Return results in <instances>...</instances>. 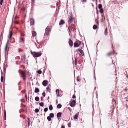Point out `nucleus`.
<instances>
[{
	"label": "nucleus",
	"instance_id": "obj_1",
	"mask_svg": "<svg viewBox=\"0 0 128 128\" xmlns=\"http://www.w3.org/2000/svg\"><path fill=\"white\" fill-rule=\"evenodd\" d=\"M31 54L34 57H38L42 55V53L40 52H36L32 51L31 52Z\"/></svg>",
	"mask_w": 128,
	"mask_h": 128
},
{
	"label": "nucleus",
	"instance_id": "obj_2",
	"mask_svg": "<svg viewBox=\"0 0 128 128\" xmlns=\"http://www.w3.org/2000/svg\"><path fill=\"white\" fill-rule=\"evenodd\" d=\"M80 42L79 40L77 41L74 44V46L75 47H78L80 46Z\"/></svg>",
	"mask_w": 128,
	"mask_h": 128
},
{
	"label": "nucleus",
	"instance_id": "obj_3",
	"mask_svg": "<svg viewBox=\"0 0 128 128\" xmlns=\"http://www.w3.org/2000/svg\"><path fill=\"white\" fill-rule=\"evenodd\" d=\"M21 74L22 76L24 78V80L26 79L25 78L26 76L25 73L24 72L21 71Z\"/></svg>",
	"mask_w": 128,
	"mask_h": 128
},
{
	"label": "nucleus",
	"instance_id": "obj_4",
	"mask_svg": "<svg viewBox=\"0 0 128 128\" xmlns=\"http://www.w3.org/2000/svg\"><path fill=\"white\" fill-rule=\"evenodd\" d=\"M76 104V101L75 100H73L72 101L70 104V106L72 107H73L75 106Z\"/></svg>",
	"mask_w": 128,
	"mask_h": 128
},
{
	"label": "nucleus",
	"instance_id": "obj_5",
	"mask_svg": "<svg viewBox=\"0 0 128 128\" xmlns=\"http://www.w3.org/2000/svg\"><path fill=\"white\" fill-rule=\"evenodd\" d=\"M12 32H10L9 34V38L8 40V42H11V39L12 38Z\"/></svg>",
	"mask_w": 128,
	"mask_h": 128
},
{
	"label": "nucleus",
	"instance_id": "obj_6",
	"mask_svg": "<svg viewBox=\"0 0 128 128\" xmlns=\"http://www.w3.org/2000/svg\"><path fill=\"white\" fill-rule=\"evenodd\" d=\"M48 82L46 80H44L42 82V85L44 86H46Z\"/></svg>",
	"mask_w": 128,
	"mask_h": 128
},
{
	"label": "nucleus",
	"instance_id": "obj_7",
	"mask_svg": "<svg viewBox=\"0 0 128 128\" xmlns=\"http://www.w3.org/2000/svg\"><path fill=\"white\" fill-rule=\"evenodd\" d=\"M30 23L31 25H33L34 24V21L32 18H30Z\"/></svg>",
	"mask_w": 128,
	"mask_h": 128
},
{
	"label": "nucleus",
	"instance_id": "obj_8",
	"mask_svg": "<svg viewBox=\"0 0 128 128\" xmlns=\"http://www.w3.org/2000/svg\"><path fill=\"white\" fill-rule=\"evenodd\" d=\"M79 115V113H77L76 114L75 116H74V120H77L78 117Z\"/></svg>",
	"mask_w": 128,
	"mask_h": 128
},
{
	"label": "nucleus",
	"instance_id": "obj_9",
	"mask_svg": "<svg viewBox=\"0 0 128 128\" xmlns=\"http://www.w3.org/2000/svg\"><path fill=\"white\" fill-rule=\"evenodd\" d=\"M26 58V56L25 55H24L22 56L21 60L23 62H24L25 61Z\"/></svg>",
	"mask_w": 128,
	"mask_h": 128
},
{
	"label": "nucleus",
	"instance_id": "obj_10",
	"mask_svg": "<svg viewBox=\"0 0 128 128\" xmlns=\"http://www.w3.org/2000/svg\"><path fill=\"white\" fill-rule=\"evenodd\" d=\"M50 31H51V30L50 28L47 27L46 29V32H50Z\"/></svg>",
	"mask_w": 128,
	"mask_h": 128
},
{
	"label": "nucleus",
	"instance_id": "obj_11",
	"mask_svg": "<svg viewBox=\"0 0 128 128\" xmlns=\"http://www.w3.org/2000/svg\"><path fill=\"white\" fill-rule=\"evenodd\" d=\"M68 43L69 45L71 46H72L73 45V42L71 40H70L69 42Z\"/></svg>",
	"mask_w": 128,
	"mask_h": 128
},
{
	"label": "nucleus",
	"instance_id": "obj_12",
	"mask_svg": "<svg viewBox=\"0 0 128 128\" xmlns=\"http://www.w3.org/2000/svg\"><path fill=\"white\" fill-rule=\"evenodd\" d=\"M62 113L60 112L58 113L57 114V116L58 118H60L61 116Z\"/></svg>",
	"mask_w": 128,
	"mask_h": 128
},
{
	"label": "nucleus",
	"instance_id": "obj_13",
	"mask_svg": "<svg viewBox=\"0 0 128 128\" xmlns=\"http://www.w3.org/2000/svg\"><path fill=\"white\" fill-rule=\"evenodd\" d=\"M102 18L101 20V21L102 22H103L104 21V20L105 19V17L104 14H102Z\"/></svg>",
	"mask_w": 128,
	"mask_h": 128
},
{
	"label": "nucleus",
	"instance_id": "obj_14",
	"mask_svg": "<svg viewBox=\"0 0 128 128\" xmlns=\"http://www.w3.org/2000/svg\"><path fill=\"white\" fill-rule=\"evenodd\" d=\"M64 23V22L63 20H61L59 23V25H62Z\"/></svg>",
	"mask_w": 128,
	"mask_h": 128
},
{
	"label": "nucleus",
	"instance_id": "obj_15",
	"mask_svg": "<svg viewBox=\"0 0 128 128\" xmlns=\"http://www.w3.org/2000/svg\"><path fill=\"white\" fill-rule=\"evenodd\" d=\"M39 92V90L38 88H35L34 90V92L36 93H38Z\"/></svg>",
	"mask_w": 128,
	"mask_h": 128
},
{
	"label": "nucleus",
	"instance_id": "obj_16",
	"mask_svg": "<svg viewBox=\"0 0 128 128\" xmlns=\"http://www.w3.org/2000/svg\"><path fill=\"white\" fill-rule=\"evenodd\" d=\"M56 92L57 95L58 96H59V90H58L57 89L56 90Z\"/></svg>",
	"mask_w": 128,
	"mask_h": 128
},
{
	"label": "nucleus",
	"instance_id": "obj_17",
	"mask_svg": "<svg viewBox=\"0 0 128 128\" xmlns=\"http://www.w3.org/2000/svg\"><path fill=\"white\" fill-rule=\"evenodd\" d=\"M62 107V105L61 104H58L57 106V108H60Z\"/></svg>",
	"mask_w": 128,
	"mask_h": 128
},
{
	"label": "nucleus",
	"instance_id": "obj_18",
	"mask_svg": "<svg viewBox=\"0 0 128 128\" xmlns=\"http://www.w3.org/2000/svg\"><path fill=\"white\" fill-rule=\"evenodd\" d=\"M49 109L50 110H52L53 109V107L52 105H50L49 107Z\"/></svg>",
	"mask_w": 128,
	"mask_h": 128
},
{
	"label": "nucleus",
	"instance_id": "obj_19",
	"mask_svg": "<svg viewBox=\"0 0 128 128\" xmlns=\"http://www.w3.org/2000/svg\"><path fill=\"white\" fill-rule=\"evenodd\" d=\"M24 40L23 39V38H21L20 39V42L21 43L22 42V43H24Z\"/></svg>",
	"mask_w": 128,
	"mask_h": 128
},
{
	"label": "nucleus",
	"instance_id": "obj_20",
	"mask_svg": "<svg viewBox=\"0 0 128 128\" xmlns=\"http://www.w3.org/2000/svg\"><path fill=\"white\" fill-rule=\"evenodd\" d=\"M51 118H53L54 117V114L52 113H51L50 114V116Z\"/></svg>",
	"mask_w": 128,
	"mask_h": 128
},
{
	"label": "nucleus",
	"instance_id": "obj_21",
	"mask_svg": "<svg viewBox=\"0 0 128 128\" xmlns=\"http://www.w3.org/2000/svg\"><path fill=\"white\" fill-rule=\"evenodd\" d=\"M80 53L81 54L82 56H83L84 55L83 51L82 50H80Z\"/></svg>",
	"mask_w": 128,
	"mask_h": 128
},
{
	"label": "nucleus",
	"instance_id": "obj_22",
	"mask_svg": "<svg viewBox=\"0 0 128 128\" xmlns=\"http://www.w3.org/2000/svg\"><path fill=\"white\" fill-rule=\"evenodd\" d=\"M72 21V17L69 18V22L71 23Z\"/></svg>",
	"mask_w": 128,
	"mask_h": 128
},
{
	"label": "nucleus",
	"instance_id": "obj_23",
	"mask_svg": "<svg viewBox=\"0 0 128 128\" xmlns=\"http://www.w3.org/2000/svg\"><path fill=\"white\" fill-rule=\"evenodd\" d=\"M35 100L36 101H38L39 100V98L38 96L36 97L35 98Z\"/></svg>",
	"mask_w": 128,
	"mask_h": 128
},
{
	"label": "nucleus",
	"instance_id": "obj_24",
	"mask_svg": "<svg viewBox=\"0 0 128 128\" xmlns=\"http://www.w3.org/2000/svg\"><path fill=\"white\" fill-rule=\"evenodd\" d=\"M39 105L40 106L42 107L44 106V103L42 102H41L39 104Z\"/></svg>",
	"mask_w": 128,
	"mask_h": 128
},
{
	"label": "nucleus",
	"instance_id": "obj_25",
	"mask_svg": "<svg viewBox=\"0 0 128 128\" xmlns=\"http://www.w3.org/2000/svg\"><path fill=\"white\" fill-rule=\"evenodd\" d=\"M46 90L48 92H50V90L49 87H47L46 88Z\"/></svg>",
	"mask_w": 128,
	"mask_h": 128
},
{
	"label": "nucleus",
	"instance_id": "obj_26",
	"mask_svg": "<svg viewBox=\"0 0 128 128\" xmlns=\"http://www.w3.org/2000/svg\"><path fill=\"white\" fill-rule=\"evenodd\" d=\"M100 11L101 13H102L104 12V10L102 8L100 9Z\"/></svg>",
	"mask_w": 128,
	"mask_h": 128
},
{
	"label": "nucleus",
	"instance_id": "obj_27",
	"mask_svg": "<svg viewBox=\"0 0 128 128\" xmlns=\"http://www.w3.org/2000/svg\"><path fill=\"white\" fill-rule=\"evenodd\" d=\"M102 6L101 4H100L98 5V8L100 9L102 8Z\"/></svg>",
	"mask_w": 128,
	"mask_h": 128
},
{
	"label": "nucleus",
	"instance_id": "obj_28",
	"mask_svg": "<svg viewBox=\"0 0 128 128\" xmlns=\"http://www.w3.org/2000/svg\"><path fill=\"white\" fill-rule=\"evenodd\" d=\"M32 35L33 36H36V32H32Z\"/></svg>",
	"mask_w": 128,
	"mask_h": 128
},
{
	"label": "nucleus",
	"instance_id": "obj_29",
	"mask_svg": "<svg viewBox=\"0 0 128 128\" xmlns=\"http://www.w3.org/2000/svg\"><path fill=\"white\" fill-rule=\"evenodd\" d=\"M47 119L49 121H50L51 120V117L49 116H48L47 117Z\"/></svg>",
	"mask_w": 128,
	"mask_h": 128
},
{
	"label": "nucleus",
	"instance_id": "obj_30",
	"mask_svg": "<svg viewBox=\"0 0 128 128\" xmlns=\"http://www.w3.org/2000/svg\"><path fill=\"white\" fill-rule=\"evenodd\" d=\"M39 110L38 109L36 108L35 110V111L36 113H37L39 112Z\"/></svg>",
	"mask_w": 128,
	"mask_h": 128
},
{
	"label": "nucleus",
	"instance_id": "obj_31",
	"mask_svg": "<svg viewBox=\"0 0 128 128\" xmlns=\"http://www.w3.org/2000/svg\"><path fill=\"white\" fill-rule=\"evenodd\" d=\"M97 28V26H96V25H94L93 26V28L94 29V30L96 29V28Z\"/></svg>",
	"mask_w": 128,
	"mask_h": 128
},
{
	"label": "nucleus",
	"instance_id": "obj_32",
	"mask_svg": "<svg viewBox=\"0 0 128 128\" xmlns=\"http://www.w3.org/2000/svg\"><path fill=\"white\" fill-rule=\"evenodd\" d=\"M3 77L2 76L1 78V82H2L3 81Z\"/></svg>",
	"mask_w": 128,
	"mask_h": 128
},
{
	"label": "nucleus",
	"instance_id": "obj_33",
	"mask_svg": "<svg viewBox=\"0 0 128 128\" xmlns=\"http://www.w3.org/2000/svg\"><path fill=\"white\" fill-rule=\"evenodd\" d=\"M42 72V71L40 70H38V73L39 74H41Z\"/></svg>",
	"mask_w": 128,
	"mask_h": 128
},
{
	"label": "nucleus",
	"instance_id": "obj_34",
	"mask_svg": "<svg viewBox=\"0 0 128 128\" xmlns=\"http://www.w3.org/2000/svg\"><path fill=\"white\" fill-rule=\"evenodd\" d=\"M48 110V108H44V110L45 112H47Z\"/></svg>",
	"mask_w": 128,
	"mask_h": 128
},
{
	"label": "nucleus",
	"instance_id": "obj_35",
	"mask_svg": "<svg viewBox=\"0 0 128 128\" xmlns=\"http://www.w3.org/2000/svg\"><path fill=\"white\" fill-rule=\"evenodd\" d=\"M68 28L69 31L70 32L71 31V30H72L71 27L70 26H69Z\"/></svg>",
	"mask_w": 128,
	"mask_h": 128
},
{
	"label": "nucleus",
	"instance_id": "obj_36",
	"mask_svg": "<svg viewBox=\"0 0 128 128\" xmlns=\"http://www.w3.org/2000/svg\"><path fill=\"white\" fill-rule=\"evenodd\" d=\"M112 53V52H110L108 53L107 54V56H108Z\"/></svg>",
	"mask_w": 128,
	"mask_h": 128
},
{
	"label": "nucleus",
	"instance_id": "obj_37",
	"mask_svg": "<svg viewBox=\"0 0 128 128\" xmlns=\"http://www.w3.org/2000/svg\"><path fill=\"white\" fill-rule=\"evenodd\" d=\"M3 0H0V4L1 5L2 4Z\"/></svg>",
	"mask_w": 128,
	"mask_h": 128
},
{
	"label": "nucleus",
	"instance_id": "obj_38",
	"mask_svg": "<svg viewBox=\"0 0 128 128\" xmlns=\"http://www.w3.org/2000/svg\"><path fill=\"white\" fill-rule=\"evenodd\" d=\"M9 48V47H8V46H7V44H6V48H5V50H6L7 48L8 49Z\"/></svg>",
	"mask_w": 128,
	"mask_h": 128
},
{
	"label": "nucleus",
	"instance_id": "obj_39",
	"mask_svg": "<svg viewBox=\"0 0 128 128\" xmlns=\"http://www.w3.org/2000/svg\"><path fill=\"white\" fill-rule=\"evenodd\" d=\"M4 116H6V111H5V110H4Z\"/></svg>",
	"mask_w": 128,
	"mask_h": 128
},
{
	"label": "nucleus",
	"instance_id": "obj_40",
	"mask_svg": "<svg viewBox=\"0 0 128 128\" xmlns=\"http://www.w3.org/2000/svg\"><path fill=\"white\" fill-rule=\"evenodd\" d=\"M42 95L44 97H45V94L44 92L42 93Z\"/></svg>",
	"mask_w": 128,
	"mask_h": 128
},
{
	"label": "nucleus",
	"instance_id": "obj_41",
	"mask_svg": "<svg viewBox=\"0 0 128 128\" xmlns=\"http://www.w3.org/2000/svg\"><path fill=\"white\" fill-rule=\"evenodd\" d=\"M77 60H76V58L75 59V65H76L77 64Z\"/></svg>",
	"mask_w": 128,
	"mask_h": 128
},
{
	"label": "nucleus",
	"instance_id": "obj_42",
	"mask_svg": "<svg viewBox=\"0 0 128 128\" xmlns=\"http://www.w3.org/2000/svg\"><path fill=\"white\" fill-rule=\"evenodd\" d=\"M82 2H86V0H81Z\"/></svg>",
	"mask_w": 128,
	"mask_h": 128
},
{
	"label": "nucleus",
	"instance_id": "obj_43",
	"mask_svg": "<svg viewBox=\"0 0 128 128\" xmlns=\"http://www.w3.org/2000/svg\"><path fill=\"white\" fill-rule=\"evenodd\" d=\"M81 49H80V48H78V49H77L76 50V51L77 52H78V51H79V52H80V50H81Z\"/></svg>",
	"mask_w": 128,
	"mask_h": 128
},
{
	"label": "nucleus",
	"instance_id": "obj_44",
	"mask_svg": "<svg viewBox=\"0 0 128 128\" xmlns=\"http://www.w3.org/2000/svg\"><path fill=\"white\" fill-rule=\"evenodd\" d=\"M49 34V32H46V34L48 36Z\"/></svg>",
	"mask_w": 128,
	"mask_h": 128
},
{
	"label": "nucleus",
	"instance_id": "obj_45",
	"mask_svg": "<svg viewBox=\"0 0 128 128\" xmlns=\"http://www.w3.org/2000/svg\"><path fill=\"white\" fill-rule=\"evenodd\" d=\"M72 98H76V96L75 95H73L72 97Z\"/></svg>",
	"mask_w": 128,
	"mask_h": 128
},
{
	"label": "nucleus",
	"instance_id": "obj_46",
	"mask_svg": "<svg viewBox=\"0 0 128 128\" xmlns=\"http://www.w3.org/2000/svg\"><path fill=\"white\" fill-rule=\"evenodd\" d=\"M70 123H69L68 124V126L69 127H70Z\"/></svg>",
	"mask_w": 128,
	"mask_h": 128
},
{
	"label": "nucleus",
	"instance_id": "obj_47",
	"mask_svg": "<svg viewBox=\"0 0 128 128\" xmlns=\"http://www.w3.org/2000/svg\"><path fill=\"white\" fill-rule=\"evenodd\" d=\"M61 128H64V126L63 125H62Z\"/></svg>",
	"mask_w": 128,
	"mask_h": 128
},
{
	"label": "nucleus",
	"instance_id": "obj_48",
	"mask_svg": "<svg viewBox=\"0 0 128 128\" xmlns=\"http://www.w3.org/2000/svg\"><path fill=\"white\" fill-rule=\"evenodd\" d=\"M34 0H32V3H33L34 2Z\"/></svg>",
	"mask_w": 128,
	"mask_h": 128
},
{
	"label": "nucleus",
	"instance_id": "obj_49",
	"mask_svg": "<svg viewBox=\"0 0 128 128\" xmlns=\"http://www.w3.org/2000/svg\"><path fill=\"white\" fill-rule=\"evenodd\" d=\"M4 120H6V116H4Z\"/></svg>",
	"mask_w": 128,
	"mask_h": 128
},
{
	"label": "nucleus",
	"instance_id": "obj_50",
	"mask_svg": "<svg viewBox=\"0 0 128 128\" xmlns=\"http://www.w3.org/2000/svg\"><path fill=\"white\" fill-rule=\"evenodd\" d=\"M21 35H24V34H21Z\"/></svg>",
	"mask_w": 128,
	"mask_h": 128
},
{
	"label": "nucleus",
	"instance_id": "obj_51",
	"mask_svg": "<svg viewBox=\"0 0 128 128\" xmlns=\"http://www.w3.org/2000/svg\"><path fill=\"white\" fill-rule=\"evenodd\" d=\"M94 78H95V80H96V78H95V76H94Z\"/></svg>",
	"mask_w": 128,
	"mask_h": 128
},
{
	"label": "nucleus",
	"instance_id": "obj_52",
	"mask_svg": "<svg viewBox=\"0 0 128 128\" xmlns=\"http://www.w3.org/2000/svg\"><path fill=\"white\" fill-rule=\"evenodd\" d=\"M106 34H105V35H106Z\"/></svg>",
	"mask_w": 128,
	"mask_h": 128
},
{
	"label": "nucleus",
	"instance_id": "obj_53",
	"mask_svg": "<svg viewBox=\"0 0 128 128\" xmlns=\"http://www.w3.org/2000/svg\"><path fill=\"white\" fill-rule=\"evenodd\" d=\"M28 124L29 125V122L28 123Z\"/></svg>",
	"mask_w": 128,
	"mask_h": 128
},
{
	"label": "nucleus",
	"instance_id": "obj_54",
	"mask_svg": "<svg viewBox=\"0 0 128 128\" xmlns=\"http://www.w3.org/2000/svg\"><path fill=\"white\" fill-rule=\"evenodd\" d=\"M33 32H35L34 31Z\"/></svg>",
	"mask_w": 128,
	"mask_h": 128
}]
</instances>
